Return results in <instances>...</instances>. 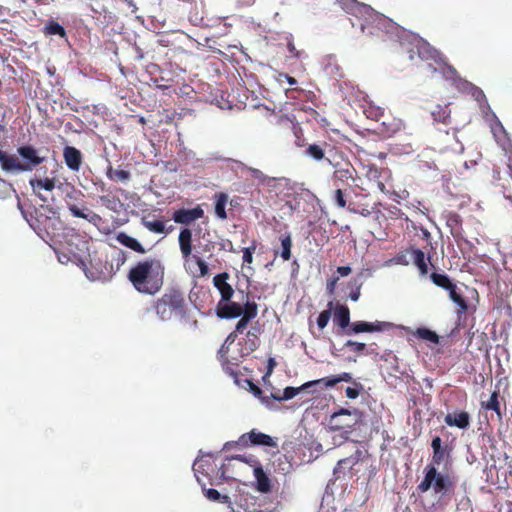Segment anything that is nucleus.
<instances>
[{
  "label": "nucleus",
  "mask_w": 512,
  "mask_h": 512,
  "mask_svg": "<svg viewBox=\"0 0 512 512\" xmlns=\"http://www.w3.org/2000/svg\"><path fill=\"white\" fill-rule=\"evenodd\" d=\"M165 266L158 258H146L138 261L127 274L134 289L145 295H155L163 287Z\"/></svg>",
  "instance_id": "f257e3e1"
},
{
  "label": "nucleus",
  "mask_w": 512,
  "mask_h": 512,
  "mask_svg": "<svg viewBox=\"0 0 512 512\" xmlns=\"http://www.w3.org/2000/svg\"><path fill=\"white\" fill-rule=\"evenodd\" d=\"M456 487V477L448 472H439L433 464H427L424 468V477L417 485L419 494L432 490L439 500L450 498Z\"/></svg>",
  "instance_id": "f03ea898"
},
{
  "label": "nucleus",
  "mask_w": 512,
  "mask_h": 512,
  "mask_svg": "<svg viewBox=\"0 0 512 512\" xmlns=\"http://www.w3.org/2000/svg\"><path fill=\"white\" fill-rule=\"evenodd\" d=\"M16 155H10L0 150L1 168L6 172H31L40 166L45 160V156H41L39 151L32 145H22L17 148Z\"/></svg>",
  "instance_id": "7ed1b4c3"
},
{
  "label": "nucleus",
  "mask_w": 512,
  "mask_h": 512,
  "mask_svg": "<svg viewBox=\"0 0 512 512\" xmlns=\"http://www.w3.org/2000/svg\"><path fill=\"white\" fill-rule=\"evenodd\" d=\"M17 206L29 226L42 238L44 235L50 236L55 234L58 230L59 220L54 216L48 215V213L54 214L49 206H41L39 209H34V215L32 213L28 214L19 198Z\"/></svg>",
  "instance_id": "20e7f679"
},
{
  "label": "nucleus",
  "mask_w": 512,
  "mask_h": 512,
  "mask_svg": "<svg viewBox=\"0 0 512 512\" xmlns=\"http://www.w3.org/2000/svg\"><path fill=\"white\" fill-rule=\"evenodd\" d=\"M334 322L340 328L345 329L346 334H359L363 332H381L390 327L388 322H365L356 321L350 323V310L346 305H337L334 309Z\"/></svg>",
  "instance_id": "39448f33"
},
{
  "label": "nucleus",
  "mask_w": 512,
  "mask_h": 512,
  "mask_svg": "<svg viewBox=\"0 0 512 512\" xmlns=\"http://www.w3.org/2000/svg\"><path fill=\"white\" fill-rule=\"evenodd\" d=\"M185 306L186 303L183 293L175 289L164 293L154 302L155 312L163 321L170 320L173 315L183 314L185 312Z\"/></svg>",
  "instance_id": "423d86ee"
},
{
  "label": "nucleus",
  "mask_w": 512,
  "mask_h": 512,
  "mask_svg": "<svg viewBox=\"0 0 512 512\" xmlns=\"http://www.w3.org/2000/svg\"><path fill=\"white\" fill-rule=\"evenodd\" d=\"M360 10L368 16L365 23L361 24L363 32L369 29L370 34L380 36L381 34L392 33L396 29L395 24L389 18L375 12L371 7L362 5Z\"/></svg>",
  "instance_id": "0eeeda50"
},
{
  "label": "nucleus",
  "mask_w": 512,
  "mask_h": 512,
  "mask_svg": "<svg viewBox=\"0 0 512 512\" xmlns=\"http://www.w3.org/2000/svg\"><path fill=\"white\" fill-rule=\"evenodd\" d=\"M328 164L334 169L332 174L334 185L339 182L344 184L350 180L355 182L357 171L342 150L332 157Z\"/></svg>",
  "instance_id": "6e6552de"
},
{
  "label": "nucleus",
  "mask_w": 512,
  "mask_h": 512,
  "mask_svg": "<svg viewBox=\"0 0 512 512\" xmlns=\"http://www.w3.org/2000/svg\"><path fill=\"white\" fill-rule=\"evenodd\" d=\"M351 191H353L351 186L349 188H341L339 184H335V189L331 193L333 205L339 209H347L350 213L368 217L371 214L368 207L349 200Z\"/></svg>",
  "instance_id": "1a4fd4ad"
},
{
  "label": "nucleus",
  "mask_w": 512,
  "mask_h": 512,
  "mask_svg": "<svg viewBox=\"0 0 512 512\" xmlns=\"http://www.w3.org/2000/svg\"><path fill=\"white\" fill-rule=\"evenodd\" d=\"M396 260L402 265L413 264L419 271L420 276L426 277L429 273L428 262L431 261V256L428 254L426 257L424 251L411 246L398 253Z\"/></svg>",
  "instance_id": "9d476101"
},
{
  "label": "nucleus",
  "mask_w": 512,
  "mask_h": 512,
  "mask_svg": "<svg viewBox=\"0 0 512 512\" xmlns=\"http://www.w3.org/2000/svg\"><path fill=\"white\" fill-rule=\"evenodd\" d=\"M341 149L327 141L308 143L303 151V156L315 162L326 161L329 163Z\"/></svg>",
  "instance_id": "9b49d317"
},
{
  "label": "nucleus",
  "mask_w": 512,
  "mask_h": 512,
  "mask_svg": "<svg viewBox=\"0 0 512 512\" xmlns=\"http://www.w3.org/2000/svg\"><path fill=\"white\" fill-rule=\"evenodd\" d=\"M178 242L182 257L184 260L188 261L190 258L194 260V262L199 267L200 276H206L209 272L208 265L206 262L197 255H192V232L188 228H183L180 230L178 236Z\"/></svg>",
  "instance_id": "f8f14e48"
},
{
  "label": "nucleus",
  "mask_w": 512,
  "mask_h": 512,
  "mask_svg": "<svg viewBox=\"0 0 512 512\" xmlns=\"http://www.w3.org/2000/svg\"><path fill=\"white\" fill-rule=\"evenodd\" d=\"M248 355L242 354V349L238 346L237 351L224 352L222 355L220 351L217 352V359L219 360L223 371L235 379L239 376V366L243 359Z\"/></svg>",
  "instance_id": "ddd939ff"
},
{
  "label": "nucleus",
  "mask_w": 512,
  "mask_h": 512,
  "mask_svg": "<svg viewBox=\"0 0 512 512\" xmlns=\"http://www.w3.org/2000/svg\"><path fill=\"white\" fill-rule=\"evenodd\" d=\"M235 445L240 448H247L250 446L275 447L277 444L271 436L256 429H252L250 432L242 434L238 440L235 441Z\"/></svg>",
  "instance_id": "4468645a"
},
{
  "label": "nucleus",
  "mask_w": 512,
  "mask_h": 512,
  "mask_svg": "<svg viewBox=\"0 0 512 512\" xmlns=\"http://www.w3.org/2000/svg\"><path fill=\"white\" fill-rule=\"evenodd\" d=\"M245 312V304L242 306L238 302L231 300L219 301L216 305V315L220 319H235Z\"/></svg>",
  "instance_id": "2eb2a0df"
},
{
  "label": "nucleus",
  "mask_w": 512,
  "mask_h": 512,
  "mask_svg": "<svg viewBox=\"0 0 512 512\" xmlns=\"http://www.w3.org/2000/svg\"><path fill=\"white\" fill-rule=\"evenodd\" d=\"M432 457L429 464H433L434 467H438L443 462L447 463L451 456V448L445 444L442 445V440L439 436L433 437L431 441Z\"/></svg>",
  "instance_id": "dca6fc26"
},
{
  "label": "nucleus",
  "mask_w": 512,
  "mask_h": 512,
  "mask_svg": "<svg viewBox=\"0 0 512 512\" xmlns=\"http://www.w3.org/2000/svg\"><path fill=\"white\" fill-rule=\"evenodd\" d=\"M79 262V265L84 269L85 274L88 278L91 280H105L111 276V270L112 265H110V268H107L106 265H104L102 268H98V265H102V262L100 259L98 261H95V264L91 261V269L87 267L86 260L79 258L77 259Z\"/></svg>",
  "instance_id": "f3484780"
},
{
  "label": "nucleus",
  "mask_w": 512,
  "mask_h": 512,
  "mask_svg": "<svg viewBox=\"0 0 512 512\" xmlns=\"http://www.w3.org/2000/svg\"><path fill=\"white\" fill-rule=\"evenodd\" d=\"M204 216V210L200 205L195 206L191 209L181 208L173 213V220L176 223L189 225L192 222L202 218Z\"/></svg>",
  "instance_id": "a211bd4d"
},
{
  "label": "nucleus",
  "mask_w": 512,
  "mask_h": 512,
  "mask_svg": "<svg viewBox=\"0 0 512 512\" xmlns=\"http://www.w3.org/2000/svg\"><path fill=\"white\" fill-rule=\"evenodd\" d=\"M230 275L227 272L219 273L213 278V285L221 295L220 301L231 300L234 295L233 287L227 282Z\"/></svg>",
  "instance_id": "6ab92c4d"
},
{
  "label": "nucleus",
  "mask_w": 512,
  "mask_h": 512,
  "mask_svg": "<svg viewBox=\"0 0 512 512\" xmlns=\"http://www.w3.org/2000/svg\"><path fill=\"white\" fill-rule=\"evenodd\" d=\"M63 158L66 166L73 172H78L83 162L81 151L73 146H65Z\"/></svg>",
  "instance_id": "aec40b11"
},
{
  "label": "nucleus",
  "mask_w": 512,
  "mask_h": 512,
  "mask_svg": "<svg viewBox=\"0 0 512 512\" xmlns=\"http://www.w3.org/2000/svg\"><path fill=\"white\" fill-rule=\"evenodd\" d=\"M258 314V305L257 303L252 300H247L245 302V312L240 316L241 318L237 322L235 326L236 332H239L240 334L246 329L247 325L251 320L257 317Z\"/></svg>",
  "instance_id": "412c9836"
},
{
  "label": "nucleus",
  "mask_w": 512,
  "mask_h": 512,
  "mask_svg": "<svg viewBox=\"0 0 512 512\" xmlns=\"http://www.w3.org/2000/svg\"><path fill=\"white\" fill-rule=\"evenodd\" d=\"M446 225L450 230L451 235L455 238H461L463 234L462 218L454 211H446L443 214Z\"/></svg>",
  "instance_id": "4be33fe9"
},
{
  "label": "nucleus",
  "mask_w": 512,
  "mask_h": 512,
  "mask_svg": "<svg viewBox=\"0 0 512 512\" xmlns=\"http://www.w3.org/2000/svg\"><path fill=\"white\" fill-rule=\"evenodd\" d=\"M470 415L466 411H458L448 413L444 417V422L450 427H457L459 429H466L470 426Z\"/></svg>",
  "instance_id": "5701e85b"
},
{
  "label": "nucleus",
  "mask_w": 512,
  "mask_h": 512,
  "mask_svg": "<svg viewBox=\"0 0 512 512\" xmlns=\"http://www.w3.org/2000/svg\"><path fill=\"white\" fill-rule=\"evenodd\" d=\"M253 475L255 478V488L257 491L263 494L271 492V479L268 477L262 466L257 467V469L253 472Z\"/></svg>",
  "instance_id": "b1692460"
},
{
  "label": "nucleus",
  "mask_w": 512,
  "mask_h": 512,
  "mask_svg": "<svg viewBox=\"0 0 512 512\" xmlns=\"http://www.w3.org/2000/svg\"><path fill=\"white\" fill-rule=\"evenodd\" d=\"M260 344V337H257V335L253 334L252 332H247L246 337L240 340L237 343V346L242 349V354L249 356L259 348Z\"/></svg>",
  "instance_id": "393cba45"
},
{
  "label": "nucleus",
  "mask_w": 512,
  "mask_h": 512,
  "mask_svg": "<svg viewBox=\"0 0 512 512\" xmlns=\"http://www.w3.org/2000/svg\"><path fill=\"white\" fill-rule=\"evenodd\" d=\"M320 386V381L312 380L302 384L299 387H286L281 395V398H278V401H287L294 398L302 391H307L310 388Z\"/></svg>",
  "instance_id": "a878e982"
},
{
  "label": "nucleus",
  "mask_w": 512,
  "mask_h": 512,
  "mask_svg": "<svg viewBox=\"0 0 512 512\" xmlns=\"http://www.w3.org/2000/svg\"><path fill=\"white\" fill-rule=\"evenodd\" d=\"M351 412L348 409L341 408L339 411L333 413L329 420V428L332 431H340L346 428H351L352 424L340 420L341 416H350Z\"/></svg>",
  "instance_id": "bb28decb"
},
{
  "label": "nucleus",
  "mask_w": 512,
  "mask_h": 512,
  "mask_svg": "<svg viewBox=\"0 0 512 512\" xmlns=\"http://www.w3.org/2000/svg\"><path fill=\"white\" fill-rule=\"evenodd\" d=\"M451 111L447 104L440 105L436 104L431 110V116L436 123H442L445 125H449L451 122L450 117Z\"/></svg>",
  "instance_id": "cd10ccee"
},
{
  "label": "nucleus",
  "mask_w": 512,
  "mask_h": 512,
  "mask_svg": "<svg viewBox=\"0 0 512 512\" xmlns=\"http://www.w3.org/2000/svg\"><path fill=\"white\" fill-rule=\"evenodd\" d=\"M436 142L440 145V149H454V145L457 142L456 131L453 129L452 132L445 130L444 132L439 131L436 134Z\"/></svg>",
  "instance_id": "c85d7f7f"
},
{
  "label": "nucleus",
  "mask_w": 512,
  "mask_h": 512,
  "mask_svg": "<svg viewBox=\"0 0 512 512\" xmlns=\"http://www.w3.org/2000/svg\"><path fill=\"white\" fill-rule=\"evenodd\" d=\"M68 209L74 217L85 219L90 223L96 224L101 220L100 215H98L97 213L89 209H80L75 204H69Z\"/></svg>",
  "instance_id": "c756f323"
},
{
  "label": "nucleus",
  "mask_w": 512,
  "mask_h": 512,
  "mask_svg": "<svg viewBox=\"0 0 512 512\" xmlns=\"http://www.w3.org/2000/svg\"><path fill=\"white\" fill-rule=\"evenodd\" d=\"M316 381H320V389L323 390L325 388L334 387L336 384L340 382H355L348 372H343L336 376L325 377L321 379H317Z\"/></svg>",
  "instance_id": "7c9ffc66"
},
{
  "label": "nucleus",
  "mask_w": 512,
  "mask_h": 512,
  "mask_svg": "<svg viewBox=\"0 0 512 512\" xmlns=\"http://www.w3.org/2000/svg\"><path fill=\"white\" fill-rule=\"evenodd\" d=\"M117 241L123 246L139 254H145L147 252V250L142 246V244L137 239L129 236L124 232H121L117 235Z\"/></svg>",
  "instance_id": "2f4dec72"
},
{
  "label": "nucleus",
  "mask_w": 512,
  "mask_h": 512,
  "mask_svg": "<svg viewBox=\"0 0 512 512\" xmlns=\"http://www.w3.org/2000/svg\"><path fill=\"white\" fill-rule=\"evenodd\" d=\"M280 244L281 249L275 250V256L280 255L283 261H289L291 258V248H292V237L290 233H285L280 236Z\"/></svg>",
  "instance_id": "473e14b6"
},
{
  "label": "nucleus",
  "mask_w": 512,
  "mask_h": 512,
  "mask_svg": "<svg viewBox=\"0 0 512 512\" xmlns=\"http://www.w3.org/2000/svg\"><path fill=\"white\" fill-rule=\"evenodd\" d=\"M215 199V215L221 220L227 219L226 205L228 203V195L224 192H219L214 195Z\"/></svg>",
  "instance_id": "72a5a7b5"
},
{
  "label": "nucleus",
  "mask_w": 512,
  "mask_h": 512,
  "mask_svg": "<svg viewBox=\"0 0 512 512\" xmlns=\"http://www.w3.org/2000/svg\"><path fill=\"white\" fill-rule=\"evenodd\" d=\"M142 225L149 231L162 234L166 233V221L164 220H150L149 216H143L141 219Z\"/></svg>",
  "instance_id": "f704fd0d"
},
{
  "label": "nucleus",
  "mask_w": 512,
  "mask_h": 512,
  "mask_svg": "<svg viewBox=\"0 0 512 512\" xmlns=\"http://www.w3.org/2000/svg\"><path fill=\"white\" fill-rule=\"evenodd\" d=\"M450 299L458 305L459 313H464L468 309V304L464 296L457 291V286L453 283L452 288L447 289Z\"/></svg>",
  "instance_id": "c9c22d12"
},
{
  "label": "nucleus",
  "mask_w": 512,
  "mask_h": 512,
  "mask_svg": "<svg viewBox=\"0 0 512 512\" xmlns=\"http://www.w3.org/2000/svg\"><path fill=\"white\" fill-rule=\"evenodd\" d=\"M106 176L113 181L126 182L130 180L131 173L128 170L114 169L112 166H109L106 171Z\"/></svg>",
  "instance_id": "e433bc0d"
},
{
  "label": "nucleus",
  "mask_w": 512,
  "mask_h": 512,
  "mask_svg": "<svg viewBox=\"0 0 512 512\" xmlns=\"http://www.w3.org/2000/svg\"><path fill=\"white\" fill-rule=\"evenodd\" d=\"M413 335L415 337H417L418 339H422V340H425V341H428V342H431L434 344L439 343V336L434 331H432L428 328H425V327L417 328L413 332Z\"/></svg>",
  "instance_id": "4c0bfd02"
},
{
  "label": "nucleus",
  "mask_w": 512,
  "mask_h": 512,
  "mask_svg": "<svg viewBox=\"0 0 512 512\" xmlns=\"http://www.w3.org/2000/svg\"><path fill=\"white\" fill-rule=\"evenodd\" d=\"M430 279L433 282V284H435L436 286H438L444 290L452 288V284H453L452 280L449 278L448 275H446L444 273L432 272L430 274Z\"/></svg>",
  "instance_id": "58836bf2"
},
{
  "label": "nucleus",
  "mask_w": 512,
  "mask_h": 512,
  "mask_svg": "<svg viewBox=\"0 0 512 512\" xmlns=\"http://www.w3.org/2000/svg\"><path fill=\"white\" fill-rule=\"evenodd\" d=\"M481 406L484 410H492L497 413L499 417H501L500 412V402H499V392L494 391L487 401H482Z\"/></svg>",
  "instance_id": "ea45409f"
},
{
  "label": "nucleus",
  "mask_w": 512,
  "mask_h": 512,
  "mask_svg": "<svg viewBox=\"0 0 512 512\" xmlns=\"http://www.w3.org/2000/svg\"><path fill=\"white\" fill-rule=\"evenodd\" d=\"M44 33L46 35H58L62 38L66 37V31H65L64 27L61 26L58 22L53 21V20L49 21L45 25Z\"/></svg>",
  "instance_id": "a19ab883"
},
{
  "label": "nucleus",
  "mask_w": 512,
  "mask_h": 512,
  "mask_svg": "<svg viewBox=\"0 0 512 512\" xmlns=\"http://www.w3.org/2000/svg\"><path fill=\"white\" fill-rule=\"evenodd\" d=\"M29 183L34 190L44 189L46 191H52L55 188V181L51 178L31 179Z\"/></svg>",
  "instance_id": "79ce46f5"
},
{
  "label": "nucleus",
  "mask_w": 512,
  "mask_h": 512,
  "mask_svg": "<svg viewBox=\"0 0 512 512\" xmlns=\"http://www.w3.org/2000/svg\"><path fill=\"white\" fill-rule=\"evenodd\" d=\"M291 130L295 137L294 144L298 148H305L308 144L306 138L304 137L303 129L299 124L291 123Z\"/></svg>",
  "instance_id": "37998d69"
},
{
  "label": "nucleus",
  "mask_w": 512,
  "mask_h": 512,
  "mask_svg": "<svg viewBox=\"0 0 512 512\" xmlns=\"http://www.w3.org/2000/svg\"><path fill=\"white\" fill-rule=\"evenodd\" d=\"M416 53L422 60H429L435 57L436 51L427 43H421L416 46Z\"/></svg>",
  "instance_id": "c03bdc74"
},
{
  "label": "nucleus",
  "mask_w": 512,
  "mask_h": 512,
  "mask_svg": "<svg viewBox=\"0 0 512 512\" xmlns=\"http://www.w3.org/2000/svg\"><path fill=\"white\" fill-rule=\"evenodd\" d=\"M205 496L214 502L230 503V497L228 495H222L218 490L210 488L205 490Z\"/></svg>",
  "instance_id": "a18cd8bd"
},
{
  "label": "nucleus",
  "mask_w": 512,
  "mask_h": 512,
  "mask_svg": "<svg viewBox=\"0 0 512 512\" xmlns=\"http://www.w3.org/2000/svg\"><path fill=\"white\" fill-rule=\"evenodd\" d=\"M232 459L239 460V461L249 465L253 469V472L257 469V467L262 466L259 459L254 455H236V456H233Z\"/></svg>",
  "instance_id": "49530a36"
},
{
  "label": "nucleus",
  "mask_w": 512,
  "mask_h": 512,
  "mask_svg": "<svg viewBox=\"0 0 512 512\" xmlns=\"http://www.w3.org/2000/svg\"><path fill=\"white\" fill-rule=\"evenodd\" d=\"M286 47L289 52V58L300 59L302 51L298 50L294 44V38L291 34L285 37Z\"/></svg>",
  "instance_id": "de8ad7c7"
},
{
  "label": "nucleus",
  "mask_w": 512,
  "mask_h": 512,
  "mask_svg": "<svg viewBox=\"0 0 512 512\" xmlns=\"http://www.w3.org/2000/svg\"><path fill=\"white\" fill-rule=\"evenodd\" d=\"M332 307H333V302H329L328 309L322 311L319 314V316L317 318V326L319 327V329L323 330L327 326V324L330 320V317H331Z\"/></svg>",
  "instance_id": "09e8293b"
},
{
  "label": "nucleus",
  "mask_w": 512,
  "mask_h": 512,
  "mask_svg": "<svg viewBox=\"0 0 512 512\" xmlns=\"http://www.w3.org/2000/svg\"><path fill=\"white\" fill-rule=\"evenodd\" d=\"M357 461H358L357 457H355V458L348 457V458L340 459L337 462L336 467L334 468V474L341 473L342 470L345 469L346 467H348L349 469H352L353 466L357 463Z\"/></svg>",
  "instance_id": "8fccbe9b"
},
{
  "label": "nucleus",
  "mask_w": 512,
  "mask_h": 512,
  "mask_svg": "<svg viewBox=\"0 0 512 512\" xmlns=\"http://www.w3.org/2000/svg\"><path fill=\"white\" fill-rule=\"evenodd\" d=\"M238 334H240L239 332H236V330L230 332L228 334V336L225 338L223 344L221 345V347L219 348L218 351H220L221 355L224 353V352H229V349H230V346L232 344H234V342L236 341L237 339V336Z\"/></svg>",
  "instance_id": "3c124183"
},
{
  "label": "nucleus",
  "mask_w": 512,
  "mask_h": 512,
  "mask_svg": "<svg viewBox=\"0 0 512 512\" xmlns=\"http://www.w3.org/2000/svg\"><path fill=\"white\" fill-rule=\"evenodd\" d=\"M345 347L351 348L352 351H354L357 354H364L365 351L367 350V345L365 343L356 342V341H353V340H348L345 343Z\"/></svg>",
  "instance_id": "603ef678"
},
{
  "label": "nucleus",
  "mask_w": 512,
  "mask_h": 512,
  "mask_svg": "<svg viewBox=\"0 0 512 512\" xmlns=\"http://www.w3.org/2000/svg\"><path fill=\"white\" fill-rule=\"evenodd\" d=\"M257 248L256 241H253L251 246L243 249V262L251 264L253 262V254Z\"/></svg>",
  "instance_id": "864d4df0"
},
{
  "label": "nucleus",
  "mask_w": 512,
  "mask_h": 512,
  "mask_svg": "<svg viewBox=\"0 0 512 512\" xmlns=\"http://www.w3.org/2000/svg\"><path fill=\"white\" fill-rule=\"evenodd\" d=\"M443 75H444V77L446 79L451 80L453 82L456 81V80H460L458 72H457V70L453 66H447L443 70Z\"/></svg>",
  "instance_id": "5fc2aeb1"
},
{
  "label": "nucleus",
  "mask_w": 512,
  "mask_h": 512,
  "mask_svg": "<svg viewBox=\"0 0 512 512\" xmlns=\"http://www.w3.org/2000/svg\"><path fill=\"white\" fill-rule=\"evenodd\" d=\"M358 388L353 387H347L345 390V394L349 399H356L359 394L360 390L362 389V385L360 383L353 382Z\"/></svg>",
  "instance_id": "6e6d98bb"
},
{
  "label": "nucleus",
  "mask_w": 512,
  "mask_h": 512,
  "mask_svg": "<svg viewBox=\"0 0 512 512\" xmlns=\"http://www.w3.org/2000/svg\"><path fill=\"white\" fill-rule=\"evenodd\" d=\"M492 132L496 138H499L500 134H503L504 137L507 135L504 126L502 125V123L499 120L492 127Z\"/></svg>",
  "instance_id": "4d7b16f0"
},
{
  "label": "nucleus",
  "mask_w": 512,
  "mask_h": 512,
  "mask_svg": "<svg viewBox=\"0 0 512 512\" xmlns=\"http://www.w3.org/2000/svg\"><path fill=\"white\" fill-rule=\"evenodd\" d=\"M402 127V123L400 121H394L391 126L386 128V133L388 136L394 135L396 132L400 131Z\"/></svg>",
  "instance_id": "13d9d810"
},
{
  "label": "nucleus",
  "mask_w": 512,
  "mask_h": 512,
  "mask_svg": "<svg viewBox=\"0 0 512 512\" xmlns=\"http://www.w3.org/2000/svg\"><path fill=\"white\" fill-rule=\"evenodd\" d=\"M99 200L102 203V205L110 209L113 208V206L115 205V200L112 199L109 195L99 196Z\"/></svg>",
  "instance_id": "bf43d9fd"
},
{
  "label": "nucleus",
  "mask_w": 512,
  "mask_h": 512,
  "mask_svg": "<svg viewBox=\"0 0 512 512\" xmlns=\"http://www.w3.org/2000/svg\"><path fill=\"white\" fill-rule=\"evenodd\" d=\"M0 187L2 188L4 193H7V194H9L10 192L16 193V190L14 189L13 185L1 178H0Z\"/></svg>",
  "instance_id": "052dcab7"
},
{
  "label": "nucleus",
  "mask_w": 512,
  "mask_h": 512,
  "mask_svg": "<svg viewBox=\"0 0 512 512\" xmlns=\"http://www.w3.org/2000/svg\"><path fill=\"white\" fill-rule=\"evenodd\" d=\"M248 385L250 387V391L253 393L255 397L261 398L262 397V389L254 384L251 380H248Z\"/></svg>",
  "instance_id": "680f3d73"
},
{
  "label": "nucleus",
  "mask_w": 512,
  "mask_h": 512,
  "mask_svg": "<svg viewBox=\"0 0 512 512\" xmlns=\"http://www.w3.org/2000/svg\"><path fill=\"white\" fill-rule=\"evenodd\" d=\"M276 361L274 358H269L268 359V364H267V371H266V376H270L276 366Z\"/></svg>",
  "instance_id": "e2e57ef3"
},
{
  "label": "nucleus",
  "mask_w": 512,
  "mask_h": 512,
  "mask_svg": "<svg viewBox=\"0 0 512 512\" xmlns=\"http://www.w3.org/2000/svg\"><path fill=\"white\" fill-rule=\"evenodd\" d=\"M351 268L349 266H339L337 268V272L341 277L348 276L351 273Z\"/></svg>",
  "instance_id": "0e129e2a"
},
{
  "label": "nucleus",
  "mask_w": 512,
  "mask_h": 512,
  "mask_svg": "<svg viewBox=\"0 0 512 512\" xmlns=\"http://www.w3.org/2000/svg\"><path fill=\"white\" fill-rule=\"evenodd\" d=\"M247 332H252L253 334H256L257 337H260L262 329L260 324L256 322Z\"/></svg>",
  "instance_id": "69168bd1"
},
{
  "label": "nucleus",
  "mask_w": 512,
  "mask_h": 512,
  "mask_svg": "<svg viewBox=\"0 0 512 512\" xmlns=\"http://www.w3.org/2000/svg\"><path fill=\"white\" fill-rule=\"evenodd\" d=\"M256 0H236V3L240 7H249L255 3Z\"/></svg>",
  "instance_id": "338daca9"
},
{
  "label": "nucleus",
  "mask_w": 512,
  "mask_h": 512,
  "mask_svg": "<svg viewBox=\"0 0 512 512\" xmlns=\"http://www.w3.org/2000/svg\"><path fill=\"white\" fill-rule=\"evenodd\" d=\"M280 77H284L291 86L297 84V80L294 77L290 76L289 74L283 73L280 74Z\"/></svg>",
  "instance_id": "774afa93"
}]
</instances>
